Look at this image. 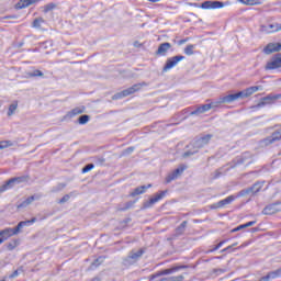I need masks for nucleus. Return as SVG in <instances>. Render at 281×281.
<instances>
[{"mask_svg": "<svg viewBox=\"0 0 281 281\" xmlns=\"http://www.w3.org/2000/svg\"><path fill=\"white\" fill-rule=\"evenodd\" d=\"M240 229H246V228H245V224H241V225H239V226L233 228L231 232L234 234V233H236V232H240Z\"/></svg>", "mask_w": 281, "mask_h": 281, "instance_id": "obj_45", "label": "nucleus"}, {"mask_svg": "<svg viewBox=\"0 0 281 281\" xmlns=\"http://www.w3.org/2000/svg\"><path fill=\"white\" fill-rule=\"evenodd\" d=\"M85 113V106L75 108L70 112L67 113V117H76V115H82Z\"/></svg>", "mask_w": 281, "mask_h": 281, "instance_id": "obj_21", "label": "nucleus"}, {"mask_svg": "<svg viewBox=\"0 0 281 281\" xmlns=\"http://www.w3.org/2000/svg\"><path fill=\"white\" fill-rule=\"evenodd\" d=\"M184 54L187 56H192L194 54V45L189 44L186 48H184Z\"/></svg>", "mask_w": 281, "mask_h": 281, "instance_id": "obj_31", "label": "nucleus"}, {"mask_svg": "<svg viewBox=\"0 0 281 281\" xmlns=\"http://www.w3.org/2000/svg\"><path fill=\"white\" fill-rule=\"evenodd\" d=\"M153 188V184L140 186L134 189V192L131 193V196H139V194H145L146 190Z\"/></svg>", "mask_w": 281, "mask_h": 281, "instance_id": "obj_18", "label": "nucleus"}, {"mask_svg": "<svg viewBox=\"0 0 281 281\" xmlns=\"http://www.w3.org/2000/svg\"><path fill=\"white\" fill-rule=\"evenodd\" d=\"M221 207H225L222 200L211 205V210H218Z\"/></svg>", "mask_w": 281, "mask_h": 281, "instance_id": "obj_37", "label": "nucleus"}, {"mask_svg": "<svg viewBox=\"0 0 281 281\" xmlns=\"http://www.w3.org/2000/svg\"><path fill=\"white\" fill-rule=\"evenodd\" d=\"M251 157L249 153H244L239 158H237L236 166H240L247 161V158Z\"/></svg>", "mask_w": 281, "mask_h": 281, "instance_id": "obj_26", "label": "nucleus"}, {"mask_svg": "<svg viewBox=\"0 0 281 281\" xmlns=\"http://www.w3.org/2000/svg\"><path fill=\"white\" fill-rule=\"evenodd\" d=\"M186 280V277L183 274L177 276V277H169V281H183Z\"/></svg>", "mask_w": 281, "mask_h": 281, "instance_id": "obj_41", "label": "nucleus"}, {"mask_svg": "<svg viewBox=\"0 0 281 281\" xmlns=\"http://www.w3.org/2000/svg\"><path fill=\"white\" fill-rule=\"evenodd\" d=\"M247 194H251L249 188L243 189L241 191L238 192V196H247Z\"/></svg>", "mask_w": 281, "mask_h": 281, "instance_id": "obj_43", "label": "nucleus"}, {"mask_svg": "<svg viewBox=\"0 0 281 281\" xmlns=\"http://www.w3.org/2000/svg\"><path fill=\"white\" fill-rule=\"evenodd\" d=\"M63 190H65V183H59V184L53 187L50 189V192H53V194H56L57 192H63Z\"/></svg>", "mask_w": 281, "mask_h": 281, "instance_id": "obj_30", "label": "nucleus"}, {"mask_svg": "<svg viewBox=\"0 0 281 281\" xmlns=\"http://www.w3.org/2000/svg\"><path fill=\"white\" fill-rule=\"evenodd\" d=\"M105 260V257L104 256H100L99 258H97L92 265H91V268L92 269H98V267H100V265H102V262H104Z\"/></svg>", "mask_w": 281, "mask_h": 281, "instance_id": "obj_27", "label": "nucleus"}, {"mask_svg": "<svg viewBox=\"0 0 281 281\" xmlns=\"http://www.w3.org/2000/svg\"><path fill=\"white\" fill-rule=\"evenodd\" d=\"M278 271H279V276L281 277V268H279Z\"/></svg>", "mask_w": 281, "mask_h": 281, "instance_id": "obj_60", "label": "nucleus"}, {"mask_svg": "<svg viewBox=\"0 0 281 281\" xmlns=\"http://www.w3.org/2000/svg\"><path fill=\"white\" fill-rule=\"evenodd\" d=\"M181 60H186V56L183 55H178V56H173L167 59L162 71H170V69H172L173 67H177V65H179V63H181Z\"/></svg>", "mask_w": 281, "mask_h": 281, "instance_id": "obj_7", "label": "nucleus"}, {"mask_svg": "<svg viewBox=\"0 0 281 281\" xmlns=\"http://www.w3.org/2000/svg\"><path fill=\"white\" fill-rule=\"evenodd\" d=\"M234 201H236V196L229 195L226 199L222 200V203L225 206V205H229V204L234 203Z\"/></svg>", "mask_w": 281, "mask_h": 281, "instance_id": "obj_33", "label": "nucleus"}, {"mask_svg": "<svg viewBox=\"0 0 281 281\" xmlns=\"http://www.w3.org/2000/svg\"><path fill=\"white\" fill-rule=\"evenodd\" d=\"M238 245V243L232 244L231 247L232 249H234V247H236Z\"/></svg>", "mask_w": 281, "mask_h": 281, "instance_id": "obj_57", "label": "nucleus"}, {"mask_svg": "<svg viewBox=\"0 0 281 281\" xmlns=\"http://www.w3.org/2000/svg\"><path fill=\"white\" fill-rule=\"evenodd\" d=\"M144 85H146V83H135L134 86H132L119 93H115L112 97V100H122V98H127V95H133V93H137V91H139V89H142V87H144Z\"/></svg>", "mask_w": 281, "mask_h": 281, "instance_id": "obj_4", "label": "nucleus"}, {"mask_svg": "<svg viewBox=\"0 0 281 281\" xmlns=\"http://www.w3.org/2000/svg\"><path fill=\"white\" fill-rule=\"evenodd\" d=\"M232 248H228V251L231 250Z\"/></svg>", "mask_w": 281, "mask_h": 281, "instance_id": "obj_63", "label": "nucleus"}, {"mask_svg": "<svg viewBox=\"0 0 281 281\" xmlns=\"http://www.w3.org/2000/svg\"><path fill=\"white\" fill-rule=\"evenodd\" d=\"M36 195H31L29 196L25 201H23L22 203H20L18 205L19 209H22V207H27V205H31V203H34V201H36Z\"/></svg>", "mask_w": 281, "mask_h": 281, "instance_id": "obj_22", "label": "nucleus"}, {"mask_svg": "<svg viewBox=\"0 0 281 281\" xmlns=\"http://www.w3.org/2000/svg\"><path fill=\"white\" fill-rule=\"evenodd\" d=\"M93 161L97 166H102V164H104L105 159H104V157H94Z\"/></svg>", "mask_w": 281, "mask_h": 281, "instance_id": "obj_39", "label": "nucleus"}, {"mask_svg": "<svg viewBox=\"0 0 281 281\" xmlns=\"http://www.w3.org/2000/svg\"><path fill=\"white\" fill-rule=\"evenodd\" d=\"M93 168H95V165H93V164H88V165H86V166L82 168L81 172H82V175H87V172H91V170H93Z\"/></svg>", "mask_w": 281, "mask_h": 281, "instance_id": "obj_32", "label": "nucleus"}, {"mask_svg": "<svg viewBox=\"0 0 281 281\" xmlns=\"http://www.w3.org/2000/svg\"><path fill=\"white\" fill-rule=\"evenodd\" d=\"M26 75H27L29 78H43V76H45V75L43 74V71H41V70H38V69L29 71Z\"/></svg>", "mask_w": 281, "mask_h": 281, "instance_id": "obj_24", "label": "nucleus"}, {"mask_svg": "<svg viewBox=\"0 0 281 281\" xmlns=\"http://www.w3.org/2000/svg\"><path fill=\"white\" fill-rule=\"evenodd\" d=\"M0 245H3V239L0 237Z\"/></svg>", "mask_w": 281, "mask_h": 281, "instance_id": "obj_59", "label": "nucleus"}, {"mask_svg": "<svg viewBox=\"0 0 281 281\" xmlns=\"http://www.w3.org/2000/svg\"><path fill=\"white\" fill-rule=\"evenodd\" d=\"M146 254V250L144 248L138 249L137 251L132 250L130 255L124 259V265H135L139 258H142Z\"/></svg>", "mask_w": 281, "mask_h": 281, "instance_id": "obj_6", "label": "nucleus"}, {"mask_svg": "<svg viewBox=\"0 0 281 281\" xmlns=\"http://www.w3.org/2000/svg\"><path fill=\"white\" fill-rule=\"evenodd\" d=\"M270 30H273V24H270Z\"/></svg>", "mask_w": 281, "mask_h": 281, "instance_id": "obj_61", "label": "nucleus"}, {"mask_svg": "<svg viewBox=\"0 0 281 281\" xmlns=\"http://www.w3.org/2000/svg\"><path fill=\"white\" fill-rule=\"evenodd\" d=\"M41 0H20L15 4V10H24V8H30V5H34V3H38Z\"/></svg>", "mask_w": 281, "mask_h": 281, "instance_id": "obj_16", "label": "nucleus"}, {"mask_svg": "<svg viewBox=\"0 0 281 281\" xmlns=\"http://www.w3.org/2000/svg\"><path fill=\"white\" fill-rule=\"evenodd\" d=\"M262 87L260 86H252L237 93L221 97L217 101V104H232V102H236V100H244V98H249L250 95H254L256 91H260Z\"/></svg>", "mask_w": 281, "mask_h": 281, "instance_id": "obj_1", "label": "nucleus"}, {"mask_svg": "<svg viewBox=\"0 0 281 281\" xmlns=\"http://www.w3.org/2000/svg\"><path fill=\"white\" fill-rule=\"evenodd\" d=\"M265 186V181H257L251 187L248 188L250 194H258L262 187Z\"/></svg>", "mask_w": 281, "mask_h": 281, "instance_id": "obj_20", "label": "nucleus"}, {"mask_svg": "<svg viewBox=\"0 0 281 281\" xmlns=\"http://www.w3.org/2000/svg\"><path fill=\"white\" fill-rule=\"evenodd\" d=\"M281 26L273 30V32H280Z\"/></svg>", "mask_w": 281, "mask_h": 281, "instance_id": "obj_58", "label": "nucleus"}, {"mask_svg": "<svg viewBox=\"0 0 281 281\" xmlns=\"http://www.w3.org/2000/svg\"><path fill=\"white\" fill-rule=\"evenodd\" d=\"M251 164V161H248L247 165Z\"/></svg>", "mask_w": 281, "mask_h": 281, "instance_id": "obj_62", "label": "nucleus"}, {"mask_svg": "<svg viewBox=\"0 0 281 281\" xmlns=\"http://www.w3.org/2000/svg\"><path fill=\"white\" fill-rule=\"evenodd\" d=\"M274 52H281V43H269L263 48V54L269 56L270 54H274Z\"/></svg>", "mask_w": 281, "mask_h": 281, "instance_id": "obj_15", "label": "nucleus"}, {"mask_svg": "<svg viewBox=\"0 0 281 281\" xmlns=\"http://www.w3.org/2000/svg\"><path fill=\"white\" fill-rule=\"evenodd\" d=\"M11 236H15L14 231H12V228L8 227L0 231V238L2 239L3 243H5L8 238H11Z\"/></svg>", "mask_w": 281, "mask_h": 281, "instance_id": "obj_19", "label": "nucleus"}, {"mask_svg": "<svg viewBox=\"0 0 281 281\" xmlns=\"http://www.w3.org/2000/svg\"><path fill=\"white\" fill-rule=\"evenodd\" d=\"M18 108H19V103L16 101H14L12 104H10L9 110H8L9 117L14 115V112L16 111Z\"/></svg>", "mask_w": 281, "mask_h": 281, "instance_id": "obj_28", "label": "nucleus"}, {"mask_svg": "<svg viewBox=\"0 0 281 281\" xmlns=\"http://www.w3.org/2000/svg\"><path fill=\"white\" fill-rule=\"evenodd\" d=\"M278 212H281V202H274L272 204H269L262 210V214H265L266 216H271V214H278Z\"/></svg>", "mask_w": 281, "mask_h": 281, "instance_id": "obj_11", "label": "nucleus"}, {"mask_svg": "<svg viewBox=\"0 0 281 281\" xmlns=\"http://www.w3.org/2000/svg\"><path fill=\"white\" fill-rule=\"evenodd\" d=\"M186 170H188V166L180 165L177 169L167 176L166 183H172V181L179 179V177H181Z\"/></svg>", "mask_w": 281, "mask_h": 281, "instance_id": "obj_8", "label": "nucleus"}, {"mask_svg": "<svg viewBox=\"0 0 281 281\" xmlns=\"http://www.w3.org/2000/svg\"><path fill=\"white\" fill-rule=\"evenodd\" d=\"M12 140H1L0 142V150H3L4 148H10L12 146Z\"/></svg>", "mask_w": 281, "mask_h": 281, "instance_id": "obj_34", "label": "nucleus"}, {"mask_svg": "<svg viewBox=\"0 0 281 281\" xmlns=\"http://www.w3.org/2000/svg\"><path fill=\"white\" fill-rule=\"evenodd\" d=\"M281 94H268L267 97L262 98L261 101L258 103L259 108L265 106L266 104H271L276 102V100H280Z\"/></svg>", "mask_w": 281, "mask_h": 281, "instance_id": "obj_14", "label": "nucleus"}, {"mask_svg": "<svg viewBox=\"0 0 281 281\" xmlns=\"http://www.w3.org/2000/svg\"><path fill=\"white\" fill-rule=\"evenodd\" d=\"M186 227H188V221H183L177 228H176V236L183 235L186 232Z\"/></svg>", "mask_w": 281, "mask_h": 281, "instance_id": "obj_23", "label": "nucleus"}, {"mask_svg": "<svg viewBox=\"0 0 281 281\" xmlns=\"http://www.w3.org/2000/svg\"><path fill=\"white\" fill-rule=\"evenodd\" d=\"M225 243H227V239H224L222 241H220L218 244L222 245V247L225 245Z\"/></svg>", "mask_w": 281, "mask_h": 281, "instance_id": "obj_55", "label": "nucleus"}, {"mask_svg": "<svg viewBox=\"0 0 281 281\" xmlns=\"http://www.w3.org/2000/svg\"><path fill=\"white\" fill-rule=\"evenodd\" d=\"M10 279L12 278H19V270H14L10 276H9Z\"/></svg>", "mask_w": 281, "mask_h": 281, "instance_id": "obj_49", "label": "nucleus"}, {"mask_svg": "<svg viewBox=\"0 0 281 281\" xmlns=\"http://www.w3.org/2000/svg\"><path fill=\"white\" fill-rule=\"evenodd\" d=\"M133 150H135V147H128L125 149L124 155H131V153H133Z\"/></svg>", "mask_w": 281, "mask_h": 281, "instance_id": "obj_47", "label": "nucleus"}, {"mask_svg": "<svg viewBox=\"0 0 281 281\" xmlns=\"http://www.w3.org/2000/svg\"><path fill=\"white\" fill-rule=\"evenodd\" d=\"M170 47H172V44L165 42L162 44L159 45L156 54L158 56H166V54H168V49H170Z\"/></svg>", "mask_w": 281, "mask_h": 281, "instance_id": "obj_17", "label": "nucleus"}, {"mask_svg": "<svg viewBox=\"0 0 281 281\" xmlns=\"http://www.w3.org/2000/svg\"><path fill=\"white\" fill-rule=\"evenodd\" d=\"M202 108V111L204 113H207V111H210L213 106H214V103H206V104H203V105H200Z\"/></svg>", "mask_w": 281, "mask_h": 281, "instance_id": "obj_36", "label": "nucleus"}, {"mask_svg": "<svg viewBox=\"0 0 281 281\" xmlns=\"http://www.w3.org/2000/svg\"><path fill=\"white\" fill-rule=\"evenodd\" d=\"M18 246H19V240H13L7 244V248L9 249V251L16 249Z\"/></svg>", "mask_w": 281, "mask_h": 281, "instance_id": "obj_35", "label": "nucleus"}, {"mask_svg": "<svg viewBox=\"0 0 281 281\" xmlns=\"http://www.w3.org/2000/svg\"><path fill=\"white\" fill-rule=\"evenodd\" d=\"M229 249H232V246H228V247L222 249L221 254H225L226 251H229Z\"/></svg>", "mask_w": 281, "mask_h": 281, "instance_id": "obj_51", "label": "nucleus"}, {"mask_svg": "<svg viewBox=\"0 0 281 281\" xmlns=\"http://www.w3.org/2000/svg\"><path fill=\"white\" fill-rule=\"evenodd\" d=\"M181 269H188V266H175L169 269H165L156 274H153L149 280H157V278L161 276H170V273H177V271H181Z\"/></svg>", "mask_w": 281, "mask_h": 281, "instance_id": "obj_9", "label": "nucleus"}, {"mask_svg": "<svg viewBox=\"0 0 281 281\" xmlns=\"http://www.w3.org/2000/svg\"><path fill=\"white\" fill-rule=\"evenodd\" d=\"M246 5H256V2L254 0H246Z\"/></svg>", "mask_w": 281, "mask_h": 281, "instance_id": "obj_50", "label": "nucleus"}, {"mask_svg": "<svg viewBox=\"0 0 281 281\" xmlns=\"http://www.w3.org/2000/svg\"><path fill=\"white\" fill-rule=\"evenodd\" d=\"M147 1H149L150 3H159V1L161 0H147Z\"/></svg>", "mask_w": 281, "mask_h": 281, "instance_id": "obj_53", "label": "nucleus"}, {"mask_svg": "<svg viewBox=\"0 0 281 281\" xmlns=\"http://www.w3.org/2000/svg\"><path fill=\"white\" fill-rule=\"evenodd\" d=\"M43 23H45V20L43 18H36L32 23V27H34L35 30H41V25H43Z\"/></svg>", "mask_w": 281, "mask_h": 281, "instance_id": "obj_25", "label": "nucleus"}, {"mask_svg": "<svg viewBox=\"0 0 281 281\" xmlns=\"http://www.w3.org/2000/svg\"><path fill=\"white\" fill-rule=\"evenodd\" d=\"M225 243H227V239H224L222 241H220L218 244L222 245V247L225 245Z\"/></svg>", "mask_w": 281, "mask_h": 281, "instance_id": "obj_54", "label": "nucleus"}, {"mask_svg": "<svg viewBox=\"0 0 281 281\" xmlns=\"http://www.w3.org/2000/svg\"><path fill=\"white\" fill-rule=\"evenodd\" d=\"M34 223H36V217L27 221H22L14 228H12V232L16 236L18 234H21V229H23V227H30V225H34Z\"/></svg>", "mask_w": 281, "mask_h": 281, "instance_id": "obj_13", "label": "nucleus"}, {"mask_svg": "<svg viewBox=\"0 0 281 281\" xmlns=\"http://www.w3.org/2000/svg\"><path fill=\"white\" fill-rule=\"evenodd\" d=\"M186 43H188V40H180V41H179V45H183V44H186Z\"/></svg>", "mask_w": 281, "mask_h": 281, "instance_id": "obj_52", "label": "nucleus"}, {"mask_svg": "<svg viewBox=\"0 0 281 281\" xmlns=\"http://www.w3.org/2000/svg\"><path fill=\"white\" fill-rule=\"evenodd\" d=\"M200 8H202V10H221V8H225V3L223 1H204L201 3Z\"/></svg>", "mask_w": 281, "mask_h": 281, "instance_id": "obj_10", "label": "nucleus"}, {"mask_svg": "<svg viewBox=\"0 0 281 281\" xmlns=\"http://www.w3.org/2000/svg\"><path fill=\"white\" fill-rule=\"evenodd\" d=\"M222 176H223V173L221 171L216 170L214 172L213 179H220V177H222Z\"/></svg>", "mask_w": 281, "mask_h": 281, "instance_id": "obj_48", "label": "nucleus"}, {"mask_svg": "<svg viewBox=\"0 0 281 281\" xmlns=\"http://www.w3.org/2000/svg\"><path fill=\"white\" fill-rule=\"evenodd\" d=\"M281 67V53L276 54L270 61L267 63L266 69H280Z\"/></svg>", "mask_w": 281, "mask_h": 281, "instance_id": "obj_12", "label": "nucleus"}, {"mask_svg": "<svg viewBox=\"0 0 281 281\" xmlns=\"http://www.w3.org/2000/svg\"><path fill=\"white\" fill-rule=\"evenodd\" d=\"M212 134H206L200 137H195L194 140H192L187 148H189L187 151L183 153L182 157L184 159H188V157H192V155H196L201 148H204V146H207L210 144V140L212 139Z\"/></svg>", "mask_w": 281, "mask_h": 281, "instance_id": "obj_2", "label": "nucleus"}, {"mask_svg": "<svg viewBox=\"0 0 281 281\" xmlns=\"http://www.w3.org/2000/svg\"><path fill=\"white\" fill-rule=\"evenodd\" d=\"M254 225H256V221H250V222L244 224V227L247 229V227H254Z\"/></svg>", "mask_w": 281, "mask_h": 281, "instance_id": "obj_46", "label": "nucleus"}, {"mask_svg": "<svg viewBox=\"0 0 281 281\" xmlns=\"http://www.w3.org/2000/svg\"><path fill=\"white\" fill-rule=\"evenodd\" d=\"M203 113H205V112L203 111V108H201V105H200V106H198L194 111H192V112L190 113V115H201V114H203Z\"/></svg>", "mask_w": 281, "mask_h": 281, "instance_id": "obj_38", "label": "nucleus"}, {"mask_svg": "<svg viewBox=\"0 0 281 281\" xmlns=\"http://www.w3.org/2000/svg\"><path fill=\"white\" fill-rule=\"evenodd\" d=\"M71 199V194H66V195H64L59 201H58V203L60 204V205H63V203H67V201H69Z\"/></svg>", "mask_w": 281, "mask_h": 281, "instance_id": "obj_40", "label": "nucleus"}, {"mask_svg": "<svg viewBox=\"0 0 281 281\" xmlns=\"http://www.w3.org/2000/svg\"><path fill=\"white\" fill-rule=\"evenodd\" d=\"M91 281H101L99 277L91 279Z\"/></svg>", "mask_w": 281, "mask_h": 281, "instance_id": "obj_56", "label": "nucleus"}, {"mask_svg": "<svg viewBox=\"0 0 281 281\" xmlns=\"http://www.w3.org/2000/svg\"><path fill=\"white\" fill-rule=\"evenodd\" d=\"M221 247H223L222 244H217L213 248L206 250V254H214V251H218V249H221Z\"/></svg>", "mask_w": 281, "mask_h": 281, "instance_id": "obj_42", "label": "nucleus"}, {"mask_svg": "<svg viewBox=\"0 0 281 281\" xmlns=\"http://www.w3.org/2000/svg\"><path fill=\"white\" fill-rule=\"evenodd\" d=\"M27 181H30L29 176L11 178L7 180L2 186H0V193L7 192V190H12V188H14V186H19V183H27Z\"/></svg>", "mask_w": 281, "mask_h": 281, "instance_id": "obj_3", "label": "nucleus"}, {"mask_svg": "<svg viewBox=\"0 0 281 281\" xmlns=\"http://www.w3.org/2000/svg\"><path fill=\"white\" fill-rule=\"evenodd\" d=\"M166 194H168V190L157 192L153 198L143 203V210H150L155 203L166 199Z\"/></svg>", "mask_w": 281, "mask_h": 281, "instance_id": "obj_5", "label": "nucleus"}, {"mask_svg": "<svg viewBox=\"0 0 281 281\" xmlns=\"http://www.w3.org/2000/svg\"><path fill=\"white\" fill-rule=\"evenodd\" d=\"M54 8H56V5L54 3H49V4L45 5L44 12H52V10Z\"/></svg>", "mask_w": 281, "mask_h": 281, "instance_id": "obj_44", "label": "nucleus"}, {"mask_svg": "<svg viewBox=\"0 0 281 281\" xmlns=\"http://www.w3.org/2000/svg\"><path fill=\"white\" fill-rule=\"evenodd\" d=\"M89 120H91V116H89L88 114H83L78 117V123L85 125L89 122Z\"/></svg>", "mask_w": 281, "mask_h": 281, "instance_id": "obj_29", "label": "nucleus"}]
</instances>
